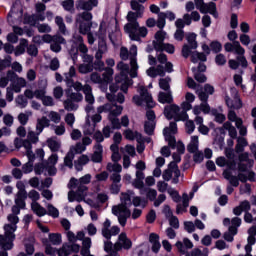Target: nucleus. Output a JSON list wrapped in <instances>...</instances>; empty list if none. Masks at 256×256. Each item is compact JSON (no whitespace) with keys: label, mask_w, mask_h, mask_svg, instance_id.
I'll list each match as a JSON object with an SVG mask.
<instances>
[{"label":"nucleus","mask_w":256,"mask_h":256,"mask_svg":"<svg viewBox=\"0 0 256 256\" xmlns=\"http://www.w3.org/2000/svg\"><path fill=\"white\" fill-rule=\"evenodd\" d=\"M120 201L121 204L112 207V213L118 217V221L122 227L127 225V219L131 217V210H129L131 205H134V207H142V209L147 207V200L139 196H135V192L131 190L122 193Z\"/></svg>","instance_id":"f257e3e1"},{"label":"nucleus","mask_w":256,"mask_h":256,"mask_svg":"<svg viewBox=\"0 0 256 256\" xmlns=\"http://www.w3.org/2000/svg\"><path fill=\"white\" fill-rule=\"evenodd\" d=\"M131 9L136 12H128L126 19L128 21L124 26V31L131 39V41H140L141 37H147V28L145 26L140 27L137 19H141L143 17V13L145 12V6L139 4L137 0H132L130 2Z\"/></svg>","instance_id":"f03ea898"},{"label":"nucleus","mask_w":256,"mask_h":256,"mask_svg":"<svg viewBox=\"0 0 256 256\" xmlns=\"http://www.w3.org/2000/svg\"><path fill=\"white\" fill-rule=\"evenodd\" d=\"M130 67L125 62L120 61L116 65L119 75L115 77L117 83H121V91L127 93L130 85H133V80L129 79V75L132 78L137 77V71L139 70V64H137V46L132 45L130 47Z\"/></svg>","instance_id":"7ed1b4c3"},{"label":"nucleus","mask_w":256,"mask_h":256,"mask_svg":"<svg viewBox=\"0 0 256 256\" xmlns=\"http://www.w3.org/2000/svg\"><path fill=\"white\" fill-rule=\"evenodd\" d=\"M21 208L17 206L12 207V213L9 214L8 224H5L4 235H0V249H4V251H9L13 249V241H15V231H17V223H19V213H21Z\"/></svg>","instance_id":"20e7f679"},{"label":"nucleus","mask_w":256,"mask_h":256,"mask_svg":"<svg viewBox=\"0 0 256 256\" xmlns=\"http://www.w3.org/2000/svg\"><path fill=\"white\" fill-rule=\"evenodd\" d=\"M91 179L93 176L91 174H85L84 176L77 178H71L70 182L68 183L69 189H76V191H69L68 192V201L73 203V201H77L81 203V201H85V197H87V186L91 183Z\"/></svg>","instance_id":"39448f33"},{"label":"nucleus","mask_w":256,"mask_h":256,"mask_svg":"<svg viewBox=\"0 0 256 256\" xmlns=\"http://www.w3.org/2000/svg\"><path fill=\"white\" fill-rule=\"evenodd\" d=\"M177 133V123L170 122L169 127L164 128L163 135L165 137V140L168 142L169 147L172 149H175L177 147V151L180 155H183L185 153V145H183L181 142L177 143V140L175 139V135Z\"/></svg>","instance_id":"423d86ee"},{"label":"nucleus","mask_w":256,"mask_h":256,"mask_svg":"<svg viewBox=\"0 0 256 256\" xmlns=\"http://www.w3.org/2000/svg\"><path fill=\"white\" fill-rule=\"evenodd\" d=\"M23 17V9L19 4H14L10 13L8 14V23L12 25L13 31L15 35H23V28L15 25H19L21 23Z\"/></svg>","instance_id":"0eeeda50"},{"label":"nucleus","mask_w":256,"mask_h":256,"mask_svg":"<svg viewBox=\"0 0 256 256\" xmlns=\"http://www.w3.org/2000/svg\"><path fill=\"white\" fill-rule=\"evenodd\" d=\"M139 95H135L132 99L133 103L135 105L141 106L143 103L147 105V107L153 108L155 107V102L153 101V97L149 92L147 91L146 88L143 87V85H139L137 89Z\"/></svg>","instance_id":"6e6552de"},{"label":"nucleus","mask_w":256,"mask_h":256,"mask_svg":"<svg viewBox=\"0 0 256 256\" xmlns=\"http://www.w3.org/2000/svg\"><path fill=\"white\" fill-rule=\"evenodd\" d=\"M225 51L227 53H235L236 55H239L237 57L239 63L242 65V67H247V59H245V49L241 47V44L238 41H234L233 43H226L224 45Z\"/></svg>","instance_id":"1a4fd4ad"},{"label":"nucleus","mask_w":256,"mask_h":256,"mask_svg":"<svg viewBox=\"0 0 256 256\" xmlns=\"http://www.w3.org/2000/svg\"><path fill=\"white\" fill-rule=\"evenodd\" d=\"M164 115L166 118L173 119L175 121H186V119H188L187 112L181 111V108L175 104L166 106L164 109Z\"/></svg>","instance_id":"9d476101"},{"label":"nucleus","mask_w":256,"mask_h":256,"mask_svg":"<svg viewBox=\"0 0 256 256\" xmlns=\"http://www.w3.org/2000/svg\"><path fill=\"white\" fill-rule=\"evenodd\" d=\"M73 45L72 48L70 49L69 53L75 61L77 59V53H83V55H86V53L89 51L85 43H83V37L81 35H74L73 36Z\"/></svg>","instance_id":"9b49d317"},{"label":"nucleus","mask_w":256,"mask_h":256,"mask_svg":"<svg viewBox=\"0 0 256 256\" xmlns=\"http://www.w3.org/2000/svg\"><path fill=\"white\" fill-rule=\"evenodd\" d=\"M103 116L100 113L94 114L92 117L90 115L86 116V122L84 124V135H93L95 133V127L97 123H101Z\"/></svg>","instance_id":"f8f14e48"},{"label":"nucleus","mask_w":256,"mask_h":256,"mask_svg":"<svg viewBox=\"0 0 256 256\" xmlns=\"http://www.w3.org/2000/svg\"><path fill=\"white\" fill-rule=\"evenodd\" d=\"M180 175H181V171H179V167L177 166V163L171 162L168 165V169H166L163 172L162 177H163L164 181H171V179L173 177H175L173 179L172 183H179Z\"/></svg>","instance_id":"ddd939ff"},{"label":"nucleus","mask_w":256,"mask_h":256,"mask_svg":"<svg viewBox=\"0 0 256 256\" xmlns=\"http://www.w3.org/2000/svg\"><path fill=\"white\" fill-rule=\"evenodd\" d=\"M16 189L18 192L15 195V205L20 209H25V199H27V190H25V183L23 181H18L16 183Z\"/></svg>","instance_id":"4468645a"},{"label":"nucleus","mask_w":256,"mask_h":256,"mask_svg":"<svg viewBox=\"0 0 256 256\" xmlns=\"http://www.w3.org/2000/svg\"><path fill=\"white\" fill-rule=\"evenodd\" d=\"M194 4L200 13H210V15L217 17V6L215 2H209L207 4L204 0H194Z\"/></svg>","instance_id":"2eb2a0df"},{"label":"nucleus","mask_w":256,"mask_h":256,"mask_svg":"<svg viewBox=\"0 0 256 256\" xmlns=\"http://www.w3.org/2000/svg\"><path fill=\"white\" fill-rule=\"evenodd\" d=\"M121 229L119 226H112L111 227V220L106 219L102 226V235L105 239H111V237H115V235H119Z\"/></svg>","instance_id":"dca6fc26"},{"label":"nucleus","mask_w":256,"mask_h":256,"mask_svg":"<svg viewBox=\"0 0 256 256\" xmlns=\"http://www.w3.org/2000/svg\"><path fill=\"white\" fill-rule=\"evenodd\" d=\"M186 40L189 45H184L182 48L183 57H189L191 55V49H197V34L188 33L186 34Z\"/></svg>","instance_id":"f3484780"},{"label":"nucleus","mask_w":256,"mask_h":256,"mask_svg":"<svg viewBox=\"0 0 256 256\" xmlns=\"http://www.w3.org/2000/svg\"><path fill=\"white\" fill-rule=\"evenodd\" d=\"M242 220L239 217H234L232 219L225 218L223 220V225L225 227L229 226V232L232 233V235H237V229L241 227Z\"/></svg>","instance_id":"a211bd4d"},{"label":"nucleus","mask_w":256,"mask_h":256,"mask_svg":"<svg viewBox=\"0 0 256 256\" xmlns=\"http://www.w3.org/2000/svg\"><path fill=\"white\" fill-rule=\"evenodd\" d=\"M187 85L189 89L195 90V93L196 95H198L200 101H207L208 99L207 94L203 92V88L201 87V85H197V83L195 82V80H193V78L189 77L187 79Z\"/></svg>","instance_id":"6ab92c4d"},{"label":"nucleus","mask_w":256,"mask_h":256,"mask_svg":"<svg viewBox=\"0 0 256 256\" xmlns=\"http://www.w3.org/2000/svg\"><path fill=\"white\" fill-rule=\"evenodd\" d=\"M132 247L131 240L127 238V234L121 233L118 237V241L114 244V251H121V249H129Z\"/></svg>","instance_id":"aec40b11"},{"label":"nucleus","mask_w":256,"mask_h":256,"mask_svg":"<svg viewBox=\"0 0 256 256\" xmlns=\"http://www.w3.org/2000/svg\"><path fill=\"white\" fill-rule=\"evenodd\" d=\"M97 5H99L98 0H79L76 3V9L81 11H93V8L97 7Z\"/></svg>","instance_id":"412c9836"},{"label":"nucleus","mask_w":256,"mask_h":256,"mask_svg":"<svg viewBox=\"0 0 256 256\" xmlns=\"http://www.w3.org/2000/svg\"><path fill=\"white\" fill-rule=\"evenodd\" d=\"M24 95L27 99H39L42 101L44 97L47 95V90L45 88L36 89L34 92L31 89H27L24 92Z\"/></svg>","instance_id":"4be33fe9"},{"label":"nucleus","mask_w":256,"mask_h":256,"mask_svg":"<svg viewBox=\"0 0 256 256\" xmlns=\"http://www.w3.org/2000/svg\"><path fill=\"white\" fill-rule=\"evenodd\" d=\"M92 163H102L103 162V145L96 143L93 146V153L91 155Z\"/></svg>","instance_id":"5701e85b"},{"label":"nucleus","mask_w":256,"mask_h":256,"mask_svg":"<svg viewBox=\"0 0 256 256\" xmlns=\"http://www.w3.org/2000/svg\"><path fill=\"white\" fill-rule=\"evenodd\" d=\"M231 93L234 94V103L231 101V99L226 98V104L231 108V109H241L243 107V104L241 103V99L239 98V93L237 92V89L231 88Z\"/></svg>","instance_id":"b1692460"},{"label":"nucleus","mask_w":256,"mask_h":256,"mask_svg":"<svg viewBox=\"0 0 256 256\" xmlns=\"http://www.w3.org/2000/svg\"><path fill=\"white\" fill-rule=\"evenodd\" d=\"M167 37V33L163 30H160L156 32L155 34V40L153 41V47L155 50L163 49V43L165 41V38Z\"/></svg>","instance_id":"393cba45"},{"label":"nucleus","mask_w":256,"mask_h":256,"mask_svg":"<svg viewBox=\"0 0 256 256\" xmlns=\"http://www.w3.org/2000/svg\"><path fill=\"white\" fill-rule=\"evenodd\" d=\"M176 247L180 253H183V255H187L188 249H193V242L189 238H184L183 241L176 242Z\"/></svg>","instance_id":"a878e982"},{"label":"nucleus","mask_w":256,"mask_h":256,"mask_svg":"<svg viewBox=\"0 0 256 256\" xmlns=\"http://www.w3.org/2000/svg\"><path fill=\"white\" fill-rule=\"evenodd\" d=\"M27 87V80L23 77H19L16 74V77L12 80V89L15 93H21V89Z\"/></svg>","instance_id":"bb28decb"},{"label":"nucleus","mask_w":256,"mask_h":256,"mask_svg":"<svg viewBox=\"0 0 256 256\" xmlns=\"http://www.w3.org/2000/svg\"><path fill=\"white\" fill-rule=\"evenodd\" d=\"M247 213L251 211V203L247 200L240 202V204L233 208V213L236 217H239L242 213Z\"/></svg>","instance_id":"cd10ccee"},{"label":"nucleus","mask_w":256,"mask_h":256,"mask_svg":"<svg viewBox=\"0 0 256 256\" xmlns=\"http://www.w3.org/2000/svg\"><path fill=\"white\" fill-rule=\"evenodd\" d=\"M50 125L51 120H49V118H47L46 116L38 118L36 123L37 135H41V133H43V129H45V127H50Z\"/></svg>","instance_id":"c85d7f7f"},{"label":"nucleus","mask_w":256,"mask_h":256,"mask_svg":"<svg viewBox=\"0 0 256 256\" xmlns=\"http://www.w3.org/2000/svg\"><path fill=\"white\" fill-rule=\"evenodd\" d=\"M216 165H218V167H228V169H231L232 171L235 170V168L237 167V163L235 161L232 160H227L225 157L221 156L218 157L216 159Z\"/></svg>","instance_id":"c756f323"},{"label":"nucleus","mask_w":256,"mask_h":256,"mask_svg":"<svg viewBox=\"0 0 256 256\" xmlns=\"http://www.w3.org/2000/svg\"><path fill=\"white\" fill-rule=\"evenodd\" d=\"M37 21H45V14H34L32 16L26 15L24 17V23H27L32 27H34V25H37Z\"/></svg>","instance_id":"7c9ffc66"},{"label":"nucleus","mask_w":256,"mask_h":256,"mask_svg":"<svg viewBox=\"0 0 256 256\" xmlns=\"http://www.w3.org/2000/svg\"><path fill=\"white\" fill-rule=\"evenodd\" d=\"M135 177L136 178L132 181L133 187H135V189H143V187H145V183L143 182L145 173L136 171Z\"/></svg>","instance_id":"2f4dec72"},{"label":"nucleus","mask_w":256,"mask_h":256,"mask_svg":"<svg viewBox=\"0 0 256 256\" xmlns=\"http://www.w3.org/2000/svg\"><path fill=\"white\" fill-rule=\"evenodd\" d=\"M91 161L87 154H82L76 161H74V167L76 171H83V167Z\"/></svg>","instance_id":"473e14b6"},{"label":"nucleus","mask_w":256,"mask_h":256,"mask_svg":"<svg viewBox=\"0 0 256 256\" xmlns=\"http://www.w3.org/2000/svg\"><path fill=\"white\" fill-rule=\"evenodd\" d=\"M147 76L148 77H165V70L163 69V66L158 65L156 68L155 67H151L149 68L147 71Z\"/></svg>","instance_id":"72a5a7b5"},{"label":"nucleus","mask_w":256,"mask_h":256,"mask_svg":"<svg viewBox=\"0 0 256 256\" xmlns=\"http://www.w3.org/2000/svg\"><path fill=\"white\" fill-rule=\"evenodd\" d=\"M66 97L70 99L71 101H74V103H79L83 101V94L80 92H73V89L68 88L65 91Z\"/></svg>","instance_id":"f704fd0d"},{"label":"nucleus","mask_w":256,"mask_h":256,"mask_svg":"<svg viewBox=\"0 0 256 256\" xmlns=\"http://www.w3.org/2000/svg\"><path fill=\"white\" fill-rule=\"evenodd\" d=\"M31 209L33 213L37 215V217H45V215H47V209L41 206V204H39L38 202H32Z\"/></svg>","instance_id":"c9c22d12"},{"label":"nucleus","mask_w":256,"mask_h":256,"mask_svg":"<svg viewBox=\"0 0 256 256\" xmlns=\"http://www.w3.org/2000/svg\"><path fill=\"white\" fill-rule=\"evenodd\" d=\"M115 71L113 70V68L110 67H106L104 69V73L102 74V84H109L111 83V81H113V75H114Z\"/></svg>","instance_id":"e433bc0d"},{"label":"nucleus","mask_w":256,"mask_h":256,"mask_svg":"<svg viewBox=\"0 0 256 256\" xmlns=\"http://www.w3.org/2000/svg\"><path fill=\"white\" fill-rule=\"evenodd\" d=\"M27 158L28 162L22 166V172L25 174H29L33 171V163L35 162V156H33V154L28 153Z\"/></svg>","instance_id":"4c0bfd02"},{"label":"nucleus","mask_w":256,"mask_h":256,"mask_svg":"<svg viewBox=\"0 0 256 256\" xmlns=\"http://www.w3.org/2000/svg\"><path fill=\"white\" fill-rule=\"evenodd\" d=\"M124 136L129 141H135L136 140L138 143H141L143 141V136H141V134H139L138 132H134L132 130H129V129L124 132Z\"/></svg>","instance_id":"58836bf2"},{"label":"nucleus","mask_w":256,"mask_h":256,"mask_svg":"<svg viewBox=\"0 0 256 256\" xmlns=\"http://www.w3.org/2000/svg\"><path fill=\"white\" fill-rule=\"evenodd\" d=\"M84 95H85V101L89 105H93L95 103V96H93V89L89 86V84L84 85Z\"/></svg>","instance_id":"ea45409f"},{"label":"nucleus","mask_w":256,"mask_h":256,"mask_svg":"<svg viewBox=\"0 0 256 256\" xmlns=\"http://www.w3.org/2000/svg\"><path fill=\"white\" fill-rule=\"evenodd\" d=\"M195 193L191 192L190 193V198L189 195H187V193H184L182 195V203H183V207L181 206H177V213H183V211H185L186 207H189V201L190 199H193Z\"/></svg>","instance_id":"a19ab883"},{"label":"nucleus","mask_w":256,"mask_h":256,"mask_svg":"<svg viewBox=\"0 0 256 256\" xmlns=\"http://www.w3.org/2000/svg\"><path fill=\"white\" fill-rule=\"evenodd\" d=\"M108 113V117H119V115L123 113V106L110 103V109Z\"/></svg>","instance_id":"79ce46f5"},{"label":"nucleus","mask_w":256,"mask_h":256,"mask_svg":"<svg viewBox=\"0 0 256 256\" xmlns=\"http://www.w3.org/2000/svg\"><path fill=\"white\" fill-rule=\"evenodd\" d=\"M189 153H195L199 149V136H191L190 143L187 146Z\"/></svg>","instance_id":"37998d69"},{"label":"nucleus","mask_w":256,"mask_h":256,"mask_svg":"<svg viewBox=\"0 0 256 256\" xmlns=\"http://www.w3.org/2000/svg\"><path fill=\"white\" fill-rule=\"evenodd\" d=\"M85 151H87V148L84 147V145L81 142L72 145L69 150V152H71L74 156L81 155V153H85Z\"/></svg>","instance_id":"c03bdc74"},{"label":"nucleus","mask_w":256,"mask_h":256,"mask_svg":"<svg viewBox=\"0 0 256 256\" xmlns=\"http://www.w3.org/2000/svg\"><path fill=\"white\" fill-rule=\"evenodd\" d=\"M223 177L224 179H227L233 187H239V178H237V176H232L229 170L223 172Z\"/></svg>","instance_id":"a18cd8bd"},{"label":"nucleus","mask_w":256,"mask_h":256,"mask_svg":"<svg viewBox=\"0 0 256 256\" xmlns=\"http://www.w3.org/2000/svg\"><path fill=\"white\" fill-rule=\"evenodd\" d=\"M158 101L159 103H173V95L171 94V91H168L167 93L165 92H160L158 95Z\"/></svg>","instance_id":"49530a36"},{"label":"nucleus","mask_w":256,"mask_h":256,"mask_svg":"<svg viewBox=\"0 0 256 256\" xmlns=\"http://www.w3.org/2000/svg\"><path fill=\"white\" fill-rule=\"evenodd\" d=\"M42 41L44 43H52L53 41H58L60 43H67L65 41V38H63L62 36H59V35L51 36L49 34H45L44 36H42Z\"/></svg>","instance_id":"de8ad7c7"},{"label":"nucleus","mask_w":256,"mask_h":256,"mask_svg":"<svg viewBox=\"0 0 256 256\" xmlns=\"http://www.w3.org/2000/svg\"><path fill=\"white\" fill-rule=\"evenodd\" d=\"M15 77H17V74L15 72L8 71L7 75L0 79V87H5L6 85H9V81L13 82V79H15Z\"/></svg>","instance_id":"09e8293b"},{"label":"nucleus","mask_w":256,"mask_h":256,"mask_svg":"<svg viewBox=\"0 0 256 256\" xmlns=\"http://www.w3.org/2000/svg\"><path fill=\"white\" fill-rule=\"evenodd\" d=\"M256 226H252L248 229V238H247V244L253 246L256 243Z\"/></svg>","instance_id":"8fccbe9b"},{"label":"nucleus","mask_w":256,"mask_h":256,"mask_svg":"<svg viewBox=\"0 0 256 256\" xmlns=\"http://www.w3.org/2000/svg\"><path fill=\"white\" fill-rule=\"evenodd\" d=\"M55 23L58 26L60 33H62V35H67V26L65 25V21L63 20V17L56 16Z\"/></svg>","instance_id":"3c124183"},{"label":"nucleus","mask_w":256,"mask_h":256,"mask_svg":"<svg viewBox=\"0 0 256 256\" xmlns=\"http://www.w3.org/2000/svg\"><path fill=\"white\" fill-rule=\"evenodd\" d=\"M247 145H248L247 139H245L243 137H239L237 139V144L235 147L236 153H243V151H245V147H247Z\"/></svg>","instance_id":"603ef678"},{"label":"nucleus","mask_w":256,"mask_h":256,"mask_svg":"<svg viewBox=\"0 0 256 256\" xmlns=\"http://www.w3.org/2000/svg\"><path fill=\"white\" fill-rule=\"evenodd\" d=\"M75 75H77V71L75 70V66H71L69 68V71L64 74L65 82H66L67 86L71 85V81H73V77H75Z\"/></svg>","instance_id":"864d4df0"},{"label":"nucleus","mask_w":256,"mask_h":256,"mask_svg":"<svg viewBox=\"0 0 256 256\" xmlns=\"http://www.w3.org/2000/svg\"><path fill=\"white\" fill-rule=\"evenodd\" d=\"M77 23H80L79 33H81V35H88V33H90L89 31H91V24L89 22L77 20Z\"/></svg>","instance_id":"5fc2aeb1"},{"label":"nucleus","mask_w":256,"mask_h":256,"mask_svg":"<svg viewBox=\"0 0 256 256\" xmlns=\"http://www.w3.org/2000/svg\"><path fill=\"white\" fill-rule=\"evenodd\" d=\"M228 119L229 121H231L232 123H235L236 127H239V125H243V119L237 117V114L235 113V111L230 110L228 113Z\"/></svg>","instance_id":"6e6d98bb"},{"label":"nucleus","mask_w":256,"mask_h":256,"mask_svg":"<svg viewBox=\"0 0 256 256\" xmlns=\"http://www.w3.org/2000/svg\"><path fill=\"white\" fill-rule=\"evenodd\" d=\"M223 128L228 131L231 139H237V129L232 126L231 122H225Z\"/></svg>","instance_id":"4d7b16f0"},{"label":"nucleus","mask_w":256,"mask_h":256,"mask_svg":"<svg viewBox=\"0 0 256 256\" xmlns=\"http://www.w3.org/2000/svg\"><path fill=\"white\" fill-rule=\"evenodd\" d=\"M107 171L110 173H121L123 171V166L121 164L115 162L113 163H108L106 166Z\"/></svg>","instance_id":"13d9d810"},{"label":"nucleus","mask_w":256,"mask_h":256,"mask_svg":"<svg viewBox=\"0 0 256 256\" xmlns=\"http://www.w3.org/2000/svg\"><path fill=\"white\" fill-rule=\"evenodd\" d=\"M64 109H66V111H77V109H79V106L77 104H75V101L71 100L70 98H67L64 102Z\"/></svg>","instance_id":"bf43d9fd"},{"label":"nucleus","mask_w":256,"mask_h":256,"mask_svg":"<svg viewBox=\"0 0 256 256\" xmlns=\"http://www.w3.org/2000/svg\"><path fill=\"white\" fill-rule=\"evenodd\" d=\"M47 143L51 151L55 152L61 149V142L59 140H56L55 138L48 139Z\"/></svg>","instance_id":"052dcab7"},{"label":"nucleus","mask_w":256,"mask_h":256,"mask_svg":"<svg viewBox=\"0 0 256 256\" xmlns=\"http://www.w3.org/2000/svg\"><path fill=\"white\" fill-rule=\"evenodd\" d=\"M48 120L57 125L61 123V114H59V112L56 111H50L48 112Z\"/></svg>","instance_id":"680f3d73"},{"label":"nucleus","mask_w":256,"mask_h":256,"mask_svg":"<svg viewBox=\"0 0 256 256\" xmlns=\"http://www.w3.org/2000/svg\"><path fill=\"white\" fill-rule=\"evenodd\" d=\"M191 61L192 63H197L198 61H207V56L204 53L192 52Z\"/></svg>","instance_id":"e2e57ef3"},{"label":"nucleus","mask_w":256,"mask_h":256,"mask_svg":"<svg viewBox=\"0 0 256 256\" xmlns=\"http://www.w3.org/2000/svg\"><path fill=\"white\" fill-rule=\"evenodd\" d=\"M49 241L52 243V245H61L62 243V237L59 233H52L49 234Z\"/></svg>","instance_id":"0e129e2a"},{"label":"nucleus","mask_w":256,"mask_h":256,"mask_svg":"<svg viewBox=\"0 0 256 256\" xmlns=\"http://www.w3.org/2000/svg\"><path fill=\"white\" fill-rule=\"evenodd\" d=\"M46 211H47L46 215H49L54 219H57V217H59V210L55 206H53V204H48Z\"/></svg>","instance_id":"69168bd1"},{"label":"nucleus","mask_w":256,"mask_h":256,"mask_svg":"<svg viewBox=\"0 0 256 256\" xmlns=\"http://www.w3.org/2000/svg\"><path fill=\"white\" fill-rule=\"evenodd\" d=\"M78 71L83 75L91 73V71H93V64H80L78 67Z\"/></svg>","instance_id":"338daca9"},{"label":"nucleus","mask_w":256,"mask_h":256,"mask_svg":"<svg viewBox=\"0 0 256 256\" xmlns=\"http://www.w3.org/2000/svg\"><path fill=\"white\" fill-rule=\"evenodd\" d=\"M58 256H69L71 255V246L64 244L62 248L57 251Z\"/></svg>","instance_id":"774afa93"}]
</instances>
